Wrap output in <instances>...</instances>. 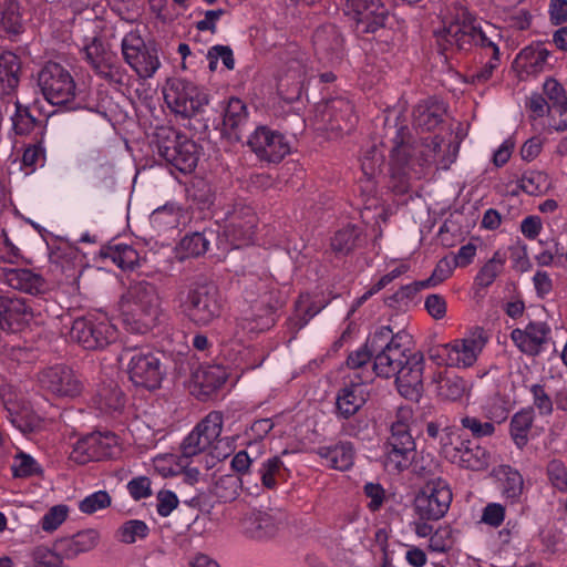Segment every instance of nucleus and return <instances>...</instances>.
Listing matches in <instances>:
<instances>
[{"label": "nucleus", "mask_w": 567, "mask_h": 567, "mask_svg": "<svg viewBox=\"0 0 567 567\" xmlns=\"http://www.w3.org/2000/svg\"><path fill=\"white\" fill-rule=\"evenodd\" d=\"M244 284V298L249 308L238 319L237 326L249 333L270 329L276 321L275 312L280 307L279 299L270 290V280L250 276Z\"/></svg>", "instance_id": "obj_1"}, {"label": "nucleus", "mask_w": 567, "mask_h": 567, "mask_svg": "<svg viewBox=\"0 0 567 567\" xmlns=\"http://www.w3.org/2000/svg\"><path fill=\"white\" fill-rule=\"evenodd\" d=\"M124 322L136 333L144 334L155 327L161 299L154 284L145 280L132 282L122 297Z\"/></svg>", "instance_id": "obj_2"}, {"label": "nucleus", "mask_w": 567, "mask_h": 567, "mask_svg": "<svg viewBox=\"0 0 567 567\" xmlns=\"http://www.w3.org/2000/svg\"><path fill=\"white\" fill-rule=\"evenodd\" d=\"M410 336L403 331L394 333L388 326L378 328L369 336V347L375 352L373 360V379L395 377L409 360L408 347Z\"/></svg>", "instance_id": "obj_3"}, {"label": "nucleus", "mask_w": 567, "mask_h": 567, "mask_svg": "<svg viewBox=\"0 0 567 567\" xmlns=\"http://www.w3.org/2000/svg\"><path fill=\"white\" fill-rule=\"evenodd\" d=\"M410 408H400L396 420L391 425V434L384 445L383 464L391 474L408 470L416 457V445L410 433Z\"/></svg>", "instance_id": "obj_4"}, {"label": "nucleus", "mask_w": 567, "mask_h": 567, "mask_svg": "<svg viewBox=\"0 0 567 567\" xmlns=\"http://www.w3.org/2000/svg\"><path fill=\"white\" fill-rule=\"evenodd\" d=\"M154 144L158 155L179 172L190 173L197 166L199 157L197 144L175 128L157 127Z\"/></svg>", "instance_id": "obj_5"}, {"label": "nucleus", "mask_w": 567, "mask_h": 567, "mask_svg": "<svg viewBox=\"0 0 567 567\" xmlns=\"http://www.w3.org/2000/svg\"><path fill=\"white\" fill-rule=\"evenodd\" d=\"M182 312L197 327H207L221 316L223 299L216 285H193L181 302Z\"/></svg>", "instance_id": "obj_6"}, {"label": "nucleus", "mask_w": 567, "mask_h": 567, "mask_svg": "<svg viewBox=\"0 0 567 567\" xmlns=\"http://www.w3.org/2000/svg\"><path fill=\"white\" fill-rule=\"evenodd\" d=\"M118 360L126 364L128 379L147 390L159 388L164 378L161 359L147 347L125 346Z\"/></svg>", "instance_id": "obj_7"}, {"label": "nucleus", "mask_w": 567, "mask_h": 567, "mask_svg": "<svg viewBox=\"0 0 567 567\" xmlns=\"http://www.w3.org/2000/svg\"><path fill=\"white\" fill-rule=\"evenodd\" d=\"M463 50L465 44L470 47H478L486 55L487 61L484 63L480 72L471 75L472 82H483L491 78L494 69L498 64L499 49L495 42L488 37L487 29L492 25L477 20L474 16L463 9Z\"/></svg>", "instance_id": "obj_8"}, {"label": "nucleus", "mask_w": 567, "mask_h": 567, "mask_svg": "<svg viewBox=\"0 0 567 567\" xmlns=\"http://www.w3.org/2000/svg\"><path fill=\"white\" fill-rule=\"evenodd\" d=\"M69 336L86 350H100L117 339V329L103 315H87L72 321Z\"/></svg>", "instance_id": "obj_9"}, {"label": "nucleus", "mask_w": 567, "mask_h": 567, "mask_svg": "<svg viewBox=\"0 0 567 567\" xmlns=\"http://www.w3.org/2000/svg\"><path fill=\"white\" fill-rule=\"evenodd\" d=\"M121 51L124 61L140 79L153 78L161 66L156 47L151 42H145L138 31L125 34L121 42Z\"/></svg>", "instance_id": "obj_10"}, {"label": "nucleus", "mask_w": 567, "mask_h": 567, "mask_svg": "<svg viewBox=\"0 0 567 567\" xmlns=\"http://www.w3.org/2000/svg\"><path fill=\"white\" fill-rule=\"evenodd\" d=\"M452 502L449 484L437 477L429 480L414 498V512L421 520H439L447 513Z\"/></svg>", "instance_id": "obj_11"}, {"label": "nucleus", "mask_w": 567, "mask_h": 567, "mask_svg": "<svg viewBox=\"0 0 567 567\" xmlns=\"http://www.w3.org/2000/svg\"><path fill=\"white\" fill-rule=\"evenodd\" d=\"M164 100L167 106L185 118H189L208 104V95L197 85L185 80L174 79L164 89Z\"/></svg>", "instance_id": "obj_12"}, {"label": "nucleus", "mask_w": 567, "mask_h": 567, "mask_svg": "<svg viewBox=\"0 0 567 567\" xmlns=\"http://www.w3.org/2000/svg\"><path fill=\"white\" fill-rule=\"evenodd\" d=\"M38 85L44 99L53 105H65L75 96V82L61 64L48 62L38 73Z\"/></svg>", "instance_id": "obj_13"}, {"label": "nucleus", "mask_w": 567, "mask_h": 567, "mask_svg": "<svg viewBox=\"0 0 567 567\" xmlns=\"http://www.w3.org/2000/svg\"><path fill=\"white\" fill-rule=\"evenodd\" d=\"M284 59L285 66L278 76V91L287 99H298L308 73V58L298 45L291 44L286 50Z\"/></svg>", "instance_id": "obj_14"}, {"label": "nucleus", "mask_w": 567, "mask_h": 567, "mask_svg": "<svg viewBox=\"0 0 567 567\" xmlns=\"http://www.w3.org/2000/svg\"><path fill=\"white\" fill-rule=\"evenodd\" d=\"M247 145L260 162L268 164H277L290 153V145L285 135L266 125L255 128L248 137Z\"/></svg>", "instance_id": "obj_15"}, {"label": "nucleus", "mask_w": 567, "mask_h": 567, "mask_svg": "<svg viewBox=\"0 0 567 567\" xmlns=\"http://www.w3.org/2000/svg\"><path fill=\"white\" fill-rule=\"evenodd\" d=\"M286 525L287 514L282 511H252L243 517L240 528L249 539L268 542L275 538Z\"/></svg>", "instance_id": "obj_16"}, {"label": "nucleus", "mask_w": 567, "mask_h": 567, "mask_svg": "<svg viewBox=\"0 0 567 567\" xmlns=\"http://www.w3.org/2000/svg\"><path fill=\"white\" fill-rule=\"evenodd\" d=\"M117 447V436L111 432L91 433L80 439L73 446L70 457L80 464L112 457Z\"/></svg>", "instance_id": "obj_17"}, {"label": "nucleus", "mask_w": 567, "mask_h": 567, "mask_svg": "<svg viewBox=\"0 0 567 567\" xmlns=\"http://www.w3.org/2000/svg\"><path fill=\"white\" fill-rule=\"evenodd\" d=\"M38 381L42 390L59 398H75L81 394L83 384L73 370L63 364L43 369Z\"/></svg>", "instance_id": "obj_18"}, {"label": "nucleus", "mask_w": 567, "mask_h": 567, "mask_svg": "<svg viewBox=\"0 0 567 567\" xmlns=\"http://www.w3.org/2000/svg\"><path fill=\"white\" fill-rule=\"evenodd\" d=\"M257 217L254 209L243 204H236L227 214L224 235L235 248L249 245L252 241Z\"/></svg>", "instance_id": "obj_19"}, {"label": "nucleus", "mask_w": 567, "mask_h": 567, "mask_svg": "<svg viewBox=\"0 0 567 567\" xmlns=\"http://www.w3.org/2000/svg\"><path fill=\"white\" fill-rule=\"evenodd\" d=\"M343 11L358 25L362 24V32L367 33L375 32L388 19V10L380 0H346Z\"/></svg>", "instance_id": "obj_20"}, {"label": "nucleus", "mask_w": 567, "mask_h": 567, "mask_svg": "<svg viewBox=\"0 0 567 567\" xmlns=\"http://www.w3.org/2000/svg\"><path fill=\"white\" fill-rule=\"evenodd\" d=\"M424 358L420 352L411 353L409 360L395 375L399 393L410 401L417 402L423 393Z\"/></svg>", "instance_id": "obj_21"}, {"label": "nucleus", "mask_w": 567, "mask_h": 567, "mask_svg": "<svg viewBox=\"0 0 567 567\" xmlns=\"http://www.w3.org/2000/svg\"><path fill=\"white\" fill-rule=\"evenodd\" d=\"M32 318V309L25 299L0 291V329L16 331Z\"/></svg>", "instance_id": "obj_22"}, {"label": "nucleus", "mask_w": 567, "mask_h": 567, "mask_svg": "<svg viewBox=\"0 0 567 567\" xmlns=\"http://www.w3.org/2000/svg\"><path fill=\"white\" fill-rule=\"evenodd\" d=\"M369 383L351 380L337 392L336 415L349 419L359 413L370 396Z\"/></svg>", "instance_id": "obj_23"}, {"label": "nucleus", "mask_w": 567, "mask_h": 567, "mask_svg": "<svg viewBox=\"0 0 567 567\" xmlns=\"http://www.w3.org/2000/svg\"><path fill=\"white\" fill-rule=\"evenodd\" d=\"M327 128L340 133H350L357 123L352 103L344 97L329 100L321 111Z\"/></svg>", "instance_id": "obj_24"}, {"label": "nucleus", "mask_w": 567, "mask_h": 567, "mask_svg": "<svg viewBox=\"0 0 567 567\" xmlns=\"http://www.w3.org/2000/svg\"><path fill=\"white\" fill-rule=\"evenodd\" d=\"M550 328L542 321L529 322L524 329H514L511 338L515 346L528 355H536L547 342Z\"/></svg>", "instance_id": "obj_25"}, {"label": "nucleus", "mask_w": 567, "mask_h": 567, "mask_svg": "<svg viewBox=\"0 0 567 567\" xmlns=\"http://www.w3.org/2000/svg\"><path fill=\"white\" fill-rule=\"evenodd\" d=\"M3 103L7 104L6 112H9L10 109H12L10 121L12 124V131L16 135L27 136L35 133V137H43V122L35 118L28 106L22 105L16 96L12 97V101L6 100Z\"/></svg>", "instance_id": "obj_26"}, {"label": "nucleus", "mask_w": 567, "mask_h": 567, "mask_svg": "<svg viewBox=\"0 0 567 567\" xmlns=\"http://www.w3.org/2000/svg\"><path fill=\"white\" fill-rule=\"evenodd\" d=\"M247 123V105L238 97H230L224 109L221 134L230 141L239 142Z\"/></svg>", "instance_id": "obj_27"}, {"label": "nucleus", "mask_w": 567, "mask_h": 567, "mask_svg": "<svg viewBox=\"0 0 567 567\" xmlns=\"http://www.w3.org/2000/svg\"><path fill=\"white\" fill-rule=\"evenodd\" d=\"M550 52L543 43H533L524 48L515 59V68L522 74L537 75L549 65Z\"/></svg>", "instance_id": "obj_28"}, {"label": "nucleus", "mask_w": 567, "mask_h": 567, "mask_svg": "<svg viewBox=\"0 0 567 567\" xmlns=\"http://www.w3.org/2000/svg\"><path fill=\"white\" fill-rule=\"evenodd\" d=\"M100 540V533L95 529H84L71 537L55 542V549L66 559L94 549Z\"/></svg>", "instance_id": "obj_29"}, {"label": "nucleus", "mask_w": 567, "mask_h": 567, "mask_svg": "<svg viewBox=\"0 0 567 567\" xmlns=\"http://www.w3.org/2000/svg\"><path fill=\"white\" fill-rule=\"evenodd\" d=\"M315 452L321 460L326 461L329 467L338 471H348L351 468L355 455L353 444L348 441H339L334 444L318 446Z\"/></svg>", "instance_id": "obj_30"}, {"label": "nucleus", "mask_w": 567, "mask_h": 567, "mask_svg": "<svg viewBox=\"0 0 567 567\" xmlns=\"http://www.w3.org/2000/svg\"><path fill=\"white\" fill-rule=\"evenodd\" d=\"M21 61L17 54L6 51L0 54V84L2 86L1 102L12 101L14 91L19 85Z\"/></svg>", "instance_id": "obj_31"}, {"label": "nucleus", "mask_w": 567, "mask_h": 567, "mask_svg": "<svg viewBox=\"0 0 567 567\" xmlns=\"http://www.w3.org/2000/svg\"><path fill=\"white\" fill-rule=\"evenodd\" d=\"M312 42L317 54L324 55L330 61L341 58L343 39L337 27L328 24L318 28L313 33Z\"/></svg>", "instance_id": "obj_32"}, {"label": "nucleus", "mask_w": 567, "mask_h": 567, "mask_svg": "<svg viewBox=\"0 0 567 567\" xmlns=\"http://www.w3.org/2000/svg\"><path fill=\"white\" fill-rule=\"evenodd\" d=\"M375 352L369 347V338L358 350L349 353L347 367L353 370L351 380L370 383L373 381V360Z\"/></svg>", "instance_id": "obj_33"}, {"label": "nucleus", "mask_w": 567, "mask_h": 567, "mask_svg": "<svg viewBox=\"0 0 567 567\" xmlns=\"http://www.w3.org/2000/svg\"><path fill=\"white\" fill-rule=\"evenodd\" d=\"M4 281L13 289L30 295H38L44 290V279L25 268H11L4 270Z\"/></svg>", "instance_id": "obj_34"}, {"label": "nucleus", "mask_w": 567, "mask_h": 567, "mask_svg": "<svg viewBox=\"0 0 567 567\" xmlns=\"http://www.w3.org/2000/svg\"><path fill=\"white\" fill-rule=\"evenodd\" d=\"M93 405L103 414L120 412L124 406V395L118 385L109 382L101 385L92 399Z\"/></svg>", "instance_id": "obj_35"}, {"label": "nucleus", "mask_w": 567, "mask_h": 567, "mask_svg": "<svg viewBox=\"0 0 567 567\" xmlns=\"http://www.w3.org/2000/svg\"><path fill=\"white\" fill-rule=\"evenodd\" d=\"M362 231L354 225H347L337 230L330 240V248L338 257L351 254L362 243Z\"/></svg>", "instance_id": "obj_36"}, {"label": "nucleus", "mask_w": 567, "mask_h": 567, "mask_svg": "<svg viewBox=\"0 0 567 567\" xmlns=\"http://www.w3.org/2000/svg\"><path fill=\"white\" fill-rule=\"evenodd\" d=\"M445 110L436 101H423L413 110V124L423 131L434 130L441 122Z\"/></svg>", "instance_id": "obj_37"}, {"label": "nucleus", "mask_w": 567, "mask_h": 567, "mask_svg": "<svg viewBox=\"0 0 567 567\" xmlns=\"http://www.w3.org/2000/svg\"><path fill=\"white\" fill-rule=\"evenodd\" d=\"M258 474L264 487L274 489L280 481H286L288 470L286 468L280 456L275 455L260 463Z\"/></svg>", "instance_id": "obj_38"}, {"label": "nucleus", "mask_w": 567, "mask_h": 567, "mask_svg": "<svg viewBox=\"0 0 567 567\" xmlns=\"http://www.w3.org/2000/svg\"><path fill=\"white\" fill-rule=\"evenodd\" d=\"M495 476L497 477L502 493L506 498L516 499L522 494L524 481L517 470L508 465H501L495 470Z\"/></svg>", "instance_id": "obj_39"}, {"label": "nucleus", "mask_w": 567, "mask_h": 567, "mask_svg": "<svg viewBox=\"0 0 567 567\" xmlns=\"http://www.w3.org/2000/svg\"><path fill=\"white\" fill-rule=\"evenodd\" d=\"M487 342V336L482 328L470 329L463 338V367L473 365Z\"/></svg>", "instance_id": "obj_40"}, {"label": "nucleus", "mask_w": 567, "mask_h": 567, "mask_svg": "<svg viewBox=\"0 0 567 567\" xmlns=\"http://www.w3.org/2000/svg\"><path fill=\"white\" fill-rule=\"evenodd\" d=\"M534 422V411L523 409L515 413L511 420V436L518 449L526 446L528 434Z\"/></svg>", "instance_id": "obj_41"}, {"label": "nucleus", "mask_w": 567, "mask_h": 567, "mask_svg": "<svg viewBox=\"0 0 567 567\" xmlns=\"http://www.w3.org/2000/svg\"><path fill=\"white\" fill-rule=\"evenodd\" d=\"M205 444L210 447L220 437L223 430V414L218 411L208 413L194 429Z\"/></svg>", "instance_id": "obj_42"}, {"label": "nucleus", "mask_w": 567, "mask_h": 567, "mask_svg": "<svg viewBox=\"0 0 567 567\" xmlns=\"http://www.w3.org/2000/svg\"><path fill=\"white\" fill-rule=\"evenodd\" d=\"M208 246L209 238L206 231L185 235L177 247L178 258L183 260L204 255Z\"/></svg>", "instance_id": "obj_43"}, {"label": "nucleus", "mask_w": 567, "mask_h": 567, "mask_svg": "<svg viewBox=\"0 0 567 567\" xmlns=\"http://www.w3.org/2000/svg\"><path fill=\"white\" fill-rule=\"evenodd\" d=\"M195 382L206 392L220 388L227 380V372L220 365L200 367L194 374Z\"/></svg>", "instance_id": "obj_44"}, {"label": "nucleus", "mask_w": 567, "mask_h": 567, "mask_svg": "<svg viewBox=\"0 0 567 567\" xmlns=\"http://www.w3.org/2000/svg\"><path fill=\"white\" fill-rule=\"evenodd\" d=\"M460 372L457 369H444L439 373L437 391L443 400L456 401L461 398Z\"/></svg>", "instance_id": "obj_45"}, {"label": "nucleus", "mask_w": 567, "mask_h": 567, "mask_svg": "<svg viewBox=\"0 0 567 567\" xmlns=\"http://www.w3.org/2000/svg\"><path fill=\"white\" fill-rule=\"evenodd\" d=\"M506 262V254L496 250L492 258L480 269L475 277V284L482 288L492 285L495 278L501 274Z\"/></svg>", "instance_id": "obj_46"}, {"label": "nucleus", "mask_w": 567, "mask_h": 567, "mask_svg": "<svg viewBox=\"0 0 567 567\" xmlns=\"http://www.w3.org/2000/svg\"><path fill=\"white\" fill-rule=\"evenodd\" d=\"M7 410V417L10 422L19 429L22 433L33 432L40 425V419L30 412L27 408L16 409V405H9L4 402Z\"/></svg>", "instance_id": "obj_47"}, {"label": "nucleus", "mask_w": 567, "mask_h": 567, "mask_svg": "<svg viewBox=\"0 0 567 567\" xmlns=\"http://www.w3.org/2000/svg\"><path fill=\"white\" fill-rule=\"evenodd\" d=\"M431 358L436 360L439 365H444V369H457L460 372L461 349L458 341L453 343L440 344L431 350Z\"/></svg>", "instance_id": "obj_48"}, {"label": "nucleus", "mask_w": 567, "mask_h": 567, "mask_svg": "<svg viewBox=\"0 0 567 567\" xmlns=\"http://www.w3.org/2000/svg\"><path fill=\"white\" fill-rule=\"evenodd\" d=\"M461 435L457 433L455 427L444 426L440 435L441 452L443 456L452 463H461V450H460Z\"/></svg>", "instance_id": "obj_49"}, {"label": "nucleus", "mask_w": 567, "mask_h": 567, "mask_svg": "<svg viewBox=\"0 0 567 567\" xmlns=\"http://www.w3.org/2000/svg\"><path fill=\"white\" fill-rule=\"evenodd\" d=\"M0 23L10 33L17 34L21 31V14L17 0H4L0 7Z\"/></svg>", "instance_id": "obj_50"}, {"label": "nucleus", "mask_w": 567, "mask_h": 567, "mask_svg": "<svg viewBox=\"0 0 567 567\" xmlns=\"http://www.w3.org/2000/svg\"><path fill=\"white\" fill-rule=\"evenodd\" d=\"M109 257L121 269H133L138 264V252L128 245H115L110 248Z\"/></svg>", "instance_id": "obj_51"}, {"label": "nucleus", "mask_w": 567, "mask_h": 567, "mask_svg": "<svg viewBox=\"0 0 567 567\" xmlns=\"http://www.w3.org/2000/svg\"><path fill=\"white\" fill-rule=\"evenodd\" d=\"M489 464V454L478 445L463 447V467L483 471Z\"/></svg>", "instance_id": "obj_52"}, {"label": "nucleus", "mask_w": 567, "mask_h": 567, "mask_svg": "<svg viewBox=\"0 0 567 567\" xmlns=\"http://www.w3.org/2000/svg\"><path fill=\"white\" fill-rule=\"evenodd\" d=\"M519 186L528 195H539L547 190L549 181L545 173L532 171L522 176Z\"/></svg>", "instance_id": "obj_53"}, {"label": "nucleus", "mask_w": 567, "mask_h": 567, "mask_svg": "<svg viewBox=\"0 0 567 567\" xmlns=\"http://www.w3.org/2000/svg\"><path fill=\"white\" fill-rule=\"evenodd\" d=\"M544 92L556 111L560 115H565L567 113V96L563 85L549 78L544 82Z\"/></svg>", "instance_id": "obj_54"}, {"label": "nucleus", "mask_w": 567, "mask_h": 567, "mask_svg": "<svg viewBox=\"0 0 567 567\" xmlns=\"http://www.w3.org/2000/svg\"><path fill=\"white\" fill-rule=\"evenodd\" d=\"M112 498L106 491H97L79 502V509L87 515L111 506Z\"/></svg>", "instance_id": "obj_55"}, {"label": "nucleus", "mask_w": 567, "mask_h": 567, "mask_svg": "<svg viewBox=\"0 0 567 567\" xmlns=\"http://www.w3.org/2000/svg\"><path fill=\"white\" fill-rule=\"evenodd\" d=\"M96 73L111 83L122 85L127 81V72L125 68H123L114 54L112 55V59H107V62L102 64Z\"/></svg>", "instance_id": "obj_56"}, {"label": "nucleus", "mask_w": 567, "mask_h": 567, "mask_svg": "<svg viewBox=\"0 0 567 567\" xmlns=\"http://www.w3.org/2000/svg\"><path fill=\"white\" fill-rule=\"evenodd\" d=\"M461 256V249L457 254L452 257L442 258L435 269L433 270L431 277L424 279L425 286L435 287L440 282L444 281L452 272V269L457 266V257Z\"/></svg>", "instance_id": "obj_57"}, {"label": "nucleus", "mask_w": 567, "mask_h": 567, "mask_svg": "<svg viewBox=\"0 0 567 567\" xmlns=\"http://www.w3.org/2000/svg\"><path fill=\"white\" fill-rule=\"evenodd\" d=\"M84 53L87 62L95 72L102 66V64H104V62H107V59H112L113 55V53L109 52L104 48L103 43L96 38L85 45Z\"/></svg>", "instance_id": "obj_58"}, {"label": "nucleus", "mask_w": 567, "mask_h": 567, "mask_svg": "<svg viewBox=\"0 0 567 567\" xmlns=\"http://www.w3.org/2000/svg\"><path fill=\"white\" fill-rule=\"evenodd\" d=\"M120 539L125 544H133L137 538H145L148 527L143 520L132 519L124 523L118 529Z\"/></svg>", "instance_id": "obj_59"}, {"label": "nucleus", "mask_w": 567, "mask_h": 567, "mask_svg": "<svg viewBox=\"0 0 567 567\" xmlns=\"http://www.w3.org/2000/svg\"><path fill=\"white\" fill-rule=\"evenodd\" d=\"M209 447L205 444V442L202 440L199 434L195 430H193L184 439V441L181 445L179 464H182L184 460L196 456V455L207 451Z\"/></svg>", "instance_id": "obj_60"}, {"label": "nucleus", "mask_w": 567, "mask_h": 567, "mask_svg": "<svg viewBox=\"0 0 567 567\" xmlns=\"http://www.w3.org/2000/svg\"><path fill=\"white\" fill-rule=\"evenodd\" d=\"M32 564L29 567H59L63 557L55 548L51 550L39 546L32 551Z\"/></svg>", "instance_id": "obj_61"}, {"label": "nucleus", "mask_w": 567, "mask_h": 567, "mask_svg": "<svg viewBox=\"0 0 567 567\" xmlns=\"http://www.w3.org/2000/svg\"><path fill=\"white\" fill-rule=\"evenodd\" d=\"M341 433L357 439H364L369 431V420L367 416L354 415L349 419H342Z\"/></svg>", "instance_id": "obj_62"}, {"label": "nucleus", "mask_w": 567, "mask_h": 567, "mask_svg": "<svg viewBox=\"0 0 567 567\" xmlns=\"http://www.w3.org/2000/svg\"><path fill=\"white\" fill-rule=\"evenodd\" d=\"M408 136V127L400 126L399 128L395 130V136L392 140L393 147L391 150V158L400 166H404L408 163L409 153L405 146Z\"/></svg>", "instance_id": "obj_63"}, {"label": "nucleus", "mask_w": 567, "mask_h": 567, "mask_svg": "<svg viewBox=\"0 0 567 567\" xmlns=\"http://www.w3.org/2000/svg\"><path fill=\"white\" fill-rule=\"evenodd\" d=\"M14 477H29L41 472L37 461L28 454L20 453L11 466Z\"/></svg>", "instance_id": "obj_64"}]
</instances>
